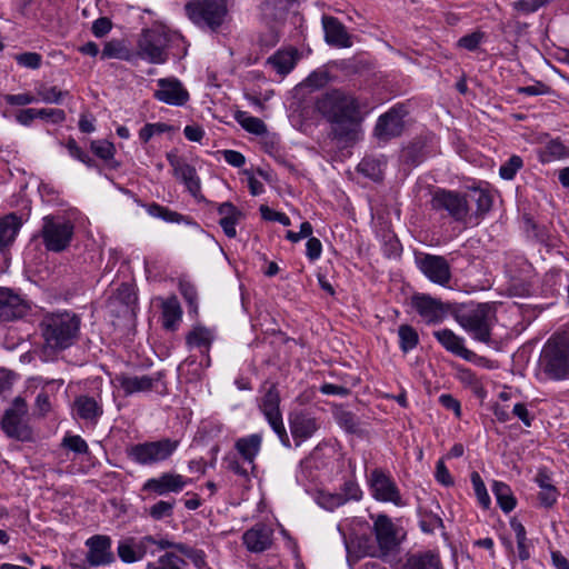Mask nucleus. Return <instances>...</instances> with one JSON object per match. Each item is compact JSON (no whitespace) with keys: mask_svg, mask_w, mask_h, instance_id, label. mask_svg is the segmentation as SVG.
Here are the masks:
<instances>
[{"mask_svg":"<svg viewBox=\"0 0 569 569\" xmlns=\"http://www.w3.org/2000/svg\"><path fill=\"white\" fill-rule=\"evenodd\" d=\"M419 525L423 532L432 533L436 529L442 527V519L438 515L426 512L421 515Z\"/></svg>","mask_w":569,"mask_h":569,"instance_id":"obj_51","label":"nucleus"},{"mask_svg":"<svg viewBox=\"0 0 569 569\" xmlns=\"http://www.w3.org/2000/svg\"><path fill=\"white\" fill-rule=\"evenodd\" d=\"M61 446L79 455H87L89 452L88 443L78 435H67L62 439Z\"/></svg>","mask_w":569,"mask_h":569,"instance_id":"obj_46","label":"nucleus"},{"mask_svg":"<svg viewBox=\"0 0 569 569\" xmlns=\"http://www.w3.org/2000/svg\"><path fill=\"white\" fill-rule=\"evenodd\" d=\"M179 291L188 303L190 310L197 312L198 309V292L196 287L188 280L180 279Z\"/></svg>","mask_w":569,"mask_h":569,"instance_id":"obj_45","label":"nucleus"},{"mask_svg":"<svg viewBox=\"0 0 569 569\" xmlns=\"http://www.w3.org/2000/svg\"><path fill=\"white\" fill-rule=\"evenodd\" d=\"M111 27H112L111 20L107 17H101L92 23L91 29H92V33L96 37L102 38L111 30Z\"/></svg>","mask_w":569,"mask_h":569,"instance_id":"obj_63","label":"nucleus"},{"mask_svg":"<svg viewBox=\"0 0 569 569\" xmlns=\"http://www.w3.org/2000/svg\"><path fill=\"white\" fill-rule=\"evenodd\" d=\"M174 500H160L149 509V515L154 520H161L172 516Z\"/></svg>","mask_w":569,"mask_h":569,"instance_id":"obj_49","label":"nucleus"},{"mask_svg":"<svg viewBox=\"0 0 569 569\" xmlns=\"http://www.w3.org/2000/svg\"><path fill=\"white\" fill-rule=\"evenodd\" d=\"M18 64L29 69H38L41 66L42 57L37 52H23L16 57Z\"/></svg>","mask_w":569,"mask_h":569,"instance_id":"obj_55","label":"nucleus"},{"mask_svg":"<svg viewBox=\"0 0 569 569\" xmlns=\"http://www.w3.org/2000/svg\"><path fill=\"white\" fill-rule=\"evenodd\" d=\"M169 37L159 29H144L137 41V57L153 64H162L168 58Z\"/></svg>","mask_w":569,"mask_h":569,"instance_id":"obj_9","label":"nucleus"},{"mask_svg":"<svg viewBox=\"0 0 569 569\" xmlns=\"http://www.w3.org/2000/svg\"><path fill=\"white\" fill-rule=\"evenodd\" d=\"M212 340V331L202 326L193 327V329L186 337V342L189 347L204 349L206 351L209 350Z\"/></svg>","mask_w":569,"mask_h":569,"instance_id":"obj_36","label":"nucleus"},{"mask_svg":"<svg viewBox=\"0 0 569 569\" xmlns=\"http://www.w3.org/2000/svg\"><path fill=\"white\" fill-rule=\"evenodd\" d=\"M89 548L87 560L90 566L99 567L110 565L113 560L111 540L107 536H93L87 541Z\"/></svg>","mask_w":569,"mask_h":569,"instance_id":"obj_24","label":"nucleus"},{"mask_svg":"<svg viewBox=\"0 0 569 569\" xmlns=\"http://www.w3.org/2000/svg\"><path fill=\"white\" fill-rule=\"evenodd\" d=\"M372 497L382 502H392L396 506L401 505V495L396 482L381 469H375L369 476Z\"/></svg>","mask_w":569,"mask_h":569,"instance_id":"obj_13","label":"nucleus"},{"mask_svg":"<svg viewBox=\"0 0 569 569\" xmlns=\"http://www.w3.org/2000/svg\"><path fill=\"white\" fill-rule=\"evenodd\" d=\"M234 119L246 131L250 133L263 134L267 132V127L261 119L249 116L244 111H237Z\"/></svg>","mask_w":569,"mask_h":569,"instance_id":"obj_41","label":"nucleus"},{"mask_svg":"<svg viewBox=\"0 0 569 569\" xmlns=\"http://www.w3.org/2000/svg\"><path fill=\"white\" fill-rule=\"evenodd\" d=\"M51 410V403L47 392L41 391L38 393L34 402V415L44 417Z\"/></svg>","mask_w":569,"mask_h":569,"instance_id":"obj_60","label":"nucleus"},{"mask_svg":"<svg viewBox=\"0 0 569 569\" xmlns=\"http://www.w3.org/2000/svg\"><path fill=\"white\" fill-rule=\"evenodd\" d=\"M371 519H373V532L378 542L379 552L386 556L399 546L397 528L387 515L371 516Z\"/></svg>","mask_w":569,"mask_h":569,"instance_id":"obj_14","label":"nucleus"},{"mask_svg":"<svg viewBox=\"0 0 569 569\" xmlns=\"http://www.w3.org/2000/svg\"><path fill=\"white\" fill-rule=\"evenodd\" d=\"M386 161L383 159L365 157L358 164V171L373 181L383 178Z\"/></svg>","mask_w":569,"mask_h":569,"instance_id":"obj_37","label":"nucleus"},{"mask_svg":"<svg viewBox=\"0 0 569 569\" xmlns=\"http://www.w3.org/2000/svg\"><path fill=\"white\" fill-rule=\"evenodd\" d=\"M178 439L161 438L127 447V456L141 466H152L168 460L179 448Z\"/></svg>","mask_w":569,"mask_h":569,"instance_id":"obj_5","label":"nucleus"},{"mask_svg":"<svg viewBox=\"0 0 569 569\" xmlns=\"http://www.w3.org/2000/svg\"><path fill=\"white\" fill-rule=\"evenodd\" d=\"M159 89L154 98L171 106H183L189 100V93L182 83L174 78H162L158 80Z\"/></svg>","mask_w":569,"mask_h":569,"instance_id":"obj_18","label":"nucleus"},{"mask_svg":"<svg viewBox=\"0 0 569 569\" xmlns=\"http://www.w3.org/2000/svg\"><path fill=\"white\" fill-rule=\"evenodd\" d=\"M318 502L327 510H335L346 503V497L340 493H321Z\"/></svg>","mask_w":569,"mask_h":569,"instance_id":"obj_53","label":"nucleus"},{"mask_svg":"<svg viewBox=\"0 0 569 569\" xmlns=\"http://www.w3.org/2000/svg\"><path fill=\"white\" fill-rule=\"evenodd\" d=\"M401 569H442V563L437 552L427 550L409 555Z\"/></svg>","mask_w":569,"mask_h":569,"instance_id":"obj_30","label":"nucleus"},{"mask_svg":"<svg viewBox=\"0 0 569 569\" xmlns=\"http://www.w3.org/2000/svg\"><path fill=\"white\" fill-rule=\"evenodd\" d=\"M37 93L41 101L46 103H56L59 104L61 100L69 96L68 91H62L58 89V87H48V86H40L37 90Z\"/></svg>","mask_w":569,"mask_h":569,"instance_id":"obj_44","label":"nucleus"},{"mask_svg":"<svg viewBox=\"0 0 569 569\" xmlns=\"http://www.w3.org/2000/svg\"><path fill=\"white\" fill-rule=\"evenodd\" d=\"M187 483L188 480L181 475L163 472L158 478L148 479L143 483L142 490L164 496L169 492H180Z\"/></svg>","mask_w":569,"mask_h":569,"instance_id":"obj_19","label":"nucleus"},{"mask_svg":"<svg viewBox=\"0 0 569 569\" xmlns=\"http://www.w3.org/2000/svg\"><path fill=\"white\" fill-rule=\"evenodd\" d=\"M567 148L559 140H551L547 143L545 149L546 160L562 158L566 156Z\"/></svg>","mask_w":569,"mask_h":569,"instance_id":"obj_58","label":"nucleus"},{"mask_svg":"<svg viewBox=\"0 0 569 569\" xmlns=\"http://www.w3.org/2000/svg\"><path fill=\"white\" fill-rule=\"evenodd\" d=\"M81 319L71 311L46 313L39 328L43 338L42 352L52 356L73 346L80 335Z\"/></svg>","mask_w":569,"mask_h":569,"instance_id":"obj_2","label":"nucleus"},{"mask_svg":"<svg viewBox=\"0 0 569 569\" xmlns=\"http://www.w3.org/2000/svg\"><path fill=\"white\" fill-rule=\"evenodd\" d=\"M298 58V51L296 49L278 50L268 58L267 63L280 76H286L295 68Z\"/></svg>","mask_w":569,"mask_h":569,"instance_id":"obj_34","label":"nucleus"},{"mask_svg":"<svg viewBox=\"0 0 569 569\" xmlns=\"http://www.w3.org/2000/svg\"><path fill=\"white\" fill-rule=\"evenodd\" d=\"M421 272L432 282L446 286L451 279L450 266L442 256L425 254L419 260Z\"/></svg>","mask_w":569,"mask_h":569,"instance_id":"obj_17","label":"nucleus"},{"mask_svg":"<svg viewBox=\"0 0 569 569\" xmlns=\"http://www.w3.org/2000/svg\"><path fill=\"white\" fill-rule=\"evenodd\" d=\"M220 214L219 224L228 238L237 236L236 224L242 219L243 213L231 202L227 201L218 207Z\"/></svg>","mask_w":569,"mask_h":569,"instance_id":"obj_29","label":"nucleus"},{"mask_svg":"<svg viewBox=\"0 0 569 569\" xmlns=\"http://www.w3.org/2000/svg\"><path fill=\"white\" fill-rule=\"evenodd\" d=\"M74 224L62 216H46L41 228V237L47 250L61 252L72 240Z\"/></svg>","mask_w":569,"mask_h":569,"instance_id":"obj_8","label":"nucleus"},{"mask_svg":"<svg viewBox=\"0 0 569 569\" xmlns=\"http://www.w3.org/2000/svg\"><path fill=\"white\" fill-rule=\"evenodd\" d=\"M29 307L24 299L12 289L0 287V322L22 318Z\"/></svg>","mask_w":569,"mask_h":569,"instance_id":"obj_16","label":"nucleus"},{"mask_svg":"<svg viewBox=\"0 0 569 569\" xmlns=\"http://www.w3.org/2000/svg\"><path fill=\"white\" fill-rule=\"evenodd\" d=\"M259 210H260L261 217L264 220L278 221L283 226H290V223H291L290 218L287 214L282 213V212L274 211L266 204L260 206Z\"/></svg>","mask_w":569,"mask_h":569,"instance_id":"obj_57","label":"nucleus"},{"mask_svg":"<svg viewBox=\"0 0 569 569\" xmlns=\"http://www.w3.org/2000/svg\"><path fill=\"white\" fill-rule=\"evenodd\" d=\"M539 369L555 381L569 379V345L563 338H550L540 352Z\"/></svg>","mask_w":569,"mask_h":569,"instance_id":"obj_4","label":"nucleus"},{"mask_svg":"<svg viewBox=\"0 0 569 569\" xmlns=\"http://www.w3.org/2000/svg\"><path fill=\"white\" fill-rule=\"evenodd\" d=\"M399 347L407 353L413 350L419 343V335L410 325H401L398 329Z\"/></svg>","mask_w":569,"mask_h":569,"instance_id":"obj_40","label":"nucleus"},{"mask_svg":"<svg viewBox=\"0 0 569 569\" xmlns=\"http://www.w3.org/2000/svg\"><path fill=\"white\" fill-rule=\"evenodd\" d=\"M473 198L477 203V213L482 216L487 213L492 206V198L491 196L481 189H476L473 191Z\"/></svg>","mask_w":569,"mask_h":569,"instance_id":"obj_52","label":"nucleus"},{"mask_svg":"<svg viewBox=\"0 0 569 569\" xmlns=\"http://www.w3.org/2000/svg\"><path fill=\"white\" fill-rule=\"evenodd\" d=\"M523 161L519 156H512L507 162L501 164L499 174L505 180H511L515 178L517 171L522 167Z\"/></svg>","mask_w":569,"mask_h":569,"instance_id":"obj_50","label":"nucleus"},{"mask_svg":"<svg viewBox=\"0 0 569 569\" xmlns=\"http://www.w3.org/2000/svg\"><path fill=\"white\" fill-rule=\"evenodd\" d=\"M485 34L481 31H475L472 33L466 34L458 40V47L467 49L469 51H475L478 49L481 43Z\"/></svg>","mask_w":569,"mask_h":569,"instance_id":"obj_54","label":"nucleus"},{"mask_svg":"<svg viewBox=\"0 0 569 569\" xmlns=\"http://www.w3.org/2000/svg\"><path fill=\"white\" fill-rule=\"evenodd\" d=\"M167 160L172 167L174 176L186 184L193 197H197L200 192V180L196 169L174 152H168Z\"/></svg>","mask_w":569,"mask_h":569,"instance_id":"obj_21","label":"nucleus"},{"mask_svg":"<svg viewBox=\"0 0 569 569\" xmlns=\"http://www.w3.org/2000/svg\"><path fill=\"white\" fill-rule=\"evenodd\" d=\"M261 443L262 437L259 433H252L239 438L234 443V448L241 458L254 468V459L261 449Z\"/></svg>","mask_w":569,"mask_h":569,"instance_id":"obj_31","label":"nucleus"},{"mask_svg":"<svg viewBox=\"0 0 569 569\" xmlns=\"http://www.w3.org/2000/svg\"><path fill=\"white\" fill-rule=\"evenodd\" d=\"M171 126L163 122L147 123L140 129L139 139L147 143L153 136L162 134L164 132L171 131Z\"/></svg>","mask_w":569,"mask_h":569,"instance_id":"obj_47","label":"nucleus"},{"mask_svg":"<svg viewBox=\"0 0 569 569\" xmlns=\"http://www.w3.org/2000/svg\"><path fill=\"white\" fill-rule=\"evenodd\" d=\"M411 307L427 325H438L449 312V305L426 293H415L410 299Z\"/></svg>","mask_w":569,"mask_h":569,"instance_id":"obj_12","label":"nucleus"},{"mask_svg":"<svg viewBox=\"0 0 569 569\" xmlns=\"http://www.w3.org/2000/svg\"><path fill=\"white\" fill-rule=\"evenodd\" d=\"M21 220L14 213H10L0 219V251H4L12 246L19 229Z\"/></svg>","mask_w":569,"mask_h":569,"instance_id":"obj_33","label":"nucleus"},{"mask_svg":"<svg viewBox=\"0 0 569 569\" xmlns=\"http://www.w3.org/2000/svg\"><path fill=\"white\" fill-rule=\"evenodd\" d=\"M471 482L475 489V493L478 498L479 503L485 508L488 509L490 506V497L487 492L485 482L482 481L480 475L477 471H473L471 473Z\"/></svg>","mask_w":569,"mask_h":569,"instance_id":"obj_48","label":"nucleus"},{"mask_svg":"<svg viewBox=\"0 0 569 569\" xmlns=\"http://www.w3.org/2000/svg\"><path fill=\"white\" fill-rule=\"evenodd\" d=\"M295 0H263L260 6L261 17L268 23H282L287 19Z\"/></svg>","mask_w":569,"mask_h":569,"instance_id":"obj_28","label":"nucleus"},{"mask_svg":"<svg viewBox=\"0 0 569 569\" xmlns=\"http://www.w3.org/2000/svg\"><path fill=\"white\" fill-rule=\"evenodd\" d=\"M91 151L104 161H110L109 166L113 169L119 167V163L113 160L116 148L114 144L108 140H93L90 144Z\"/></svg>","mask_w":569,"mask_h":569,"instance_id":"obj_39","label":"nucleus"},{"mask_svg":"<svg viewBox=\"0 0 569 569\" xmlns=\"http://www.w3.org/2000/svg\"><path fill=\"white\" fill-rule=\"evenodd\" d=\"M184 10L193 23L213 31L223 23L228 13L227 0H190Z\"/></svg>","mask_w":569,"mask_h":569,"instance_id":"obj_6","label":"nucleus"},{"mask_svg":"<svg viewBox=\"0 0 569 569\" xmlns=\"http://www.w3.org/2000/svg\"><path fill=\"white\" fill-rule=\"evenodd\" d=\"M289 425L297 446L311 438L319 429L317 419L303 410L292 412L289 417Z\"/></svg>","mask_w":569,"mask_h":569,"instance_id":"obj_20","label":"nucleus"},{"mask_svg":"<svg viewBox=\"0 0 569 569\" xmlns=\"http://www.w3.org/2000/svg\"><path fill=\"white\" fill-rule=\"evenodd\" d=\"M536 483L539 486L538 493L539 502L545 508H551L558 499L559 492L552 485V480L546 470H539L535 478Z\"/></svg>","mask_w":569,"mask_h":569,"instance_id":"obj_32","label":"nucleus"},{"mask_svg":"<svg viewBox=\"0 0 569 569\" xmlns=\"http://www.w3.org/2000/svg\"><path fill=\"white\" fill-rule=\"evenodd\" d=\"M146 550L142 546L133 547L128 542L118 546L119 558L127 563L136 562L143 558Z\"/></svg>","mask_w":569,"mask_h":569,"instance_id":"obj_43","label":"nucleus"},{"mask_svg":"<svg viewBox=\"0 0 569 569\" xmlns=\"http://www.w3.org/2000/svg\"><path fill=\"white\" fill-rule=\"evenodd\" d=\"M317 110L331 123V133L339 141H355L360 127L358 99L341 89L323 92L317 100Z\"/></svg>","mask_w":569,"mask_h":569,"instance_id":"obj_1","label":"nucleus"},{"mask_svg":"<svg viewBox=\"0 0 569 569\" xmlns=\"http://www.w3.org/2000/svg\"><path fill=\"white\" fill-rule=\"evenodd\" d=\"M430 207L441 217H448L458 223H466L470 211L465 193L442 188H437L432 192Z\"/></svg>","mask_w":569,"mask_h":569,"instance_id":"obj_7","label":"nucleus"},{"mask_svg":"<svg viewBox=\"0 0 569 569\" xmlns=\"http://www.w3.org/2000/svg\"><path fill=\"white\" fill-rule=\"evenodd\" d=\"M322 244L318 238L310 237L306 244V254L309 260L315 261L320 258Z\"/></svg>","mask_w":569,"mask_h":569,"instance_id":"obj_62","label":"nucleus"},{"mask_svg":"<svg viewBox=\"0 0 569 569\" xmlns=\"http://www.w3.org/2000/svg\"><path fill=\"white\" fill-rule=\"evenodd\" d=\"M4 101L10 106H27L37 100L30 93H19L4 96Z\"/></svg>","mask_w":569,"mask_h":569,"instance_id":"obj_64","label":"nucleus"},{"mask_svg":"<svg viewBox=\"0 0 569 569\" xmlns=\"http://www.w3.org/2000/svg\"><path fill=\"white\" fill-rule=\"evenodd\" d=\"M102 59L117 58L120 60L130 61L132 54L119 40H111L107 42L101 52Z\"/></svg>","mask_w":569,"mask_h":569,"instance_id":"obj_42","label":"nucleus"},{"mask_svg":"<svg viewBox=\"0 0 569 569\" xmlns=\"http://www.w3.org/2000/svg\"><path fill=\"white\" fill-rule=\"evenodd\" d=\"M272 537V528L260 522L256 523L243 533L242 541L249 551L258 553L263 552L271 547Z\"/></svg>","mask_w":569,"mask_h":569,"instance_id":"obj_22","label":"nucleus"},{"mask_svg":"<svg viewBox=\"0 0 569 569\" xmlns=\"http://www.w3.org/2000/svg\"><path fill=\"white\" fill-rule=\"evenodd\" d=\"M158 563L160 569H181L186 561L173 552H167L159 558Z\"/></svg>","mask_w":569,"mask_h":569,"instance_id":"obj_56","label":"nucleus"},{"mask_svg":"<svg viewBox=\"0 0 569 569\" xmlns=\"http://www.w3.org/2000/svg\"><path fill=\"white\" fill-rule=\"evenodd\" d=\"M280 395L274 385L266 391L260 402V409L264 415L272 430L277 433L283 446L290 447V439L284 428L282 416L279 409Z\"/></svg>","mask_w":569,"mask_h":569,"instance_id":"obj_11","label":"nucleus"},{"mask_svg":"<svg viewBox=\"0 0 569 569\" xmlns=\"http://www.w3.org/2000/svg\"><path fill=\"white\" fill-rule=\"evenodd\" d=\"M321 22L325 31V40L328 44L339 48H349L352 46L346 27L337 18L325 14L322 16Z\"/></svg>","mask_w":569,"mask_h":569,"instance_id":"obj_26","label":"nucleus"},{"mask_svg":"<svg viewBox=\"0 0 569 569\" xmlns=\"http://www.w3.org/2000/svg\"><path fill=\"white\" fill-rule=\"evenodd\" d=\"M406 112L402 107L391 108L388 112L381 114L375 127V136L382 141H388L401 134Z\"/></svg>","mask_w":569,"mask_h":569,"instance_id":"obj_15","label":"nucleus"},{"mask_svg":"<svg viewBox=\"0 0 569 569\" xmlns=\"http://www.w3.org/2000/svg\"><path fill=\"white\" fill-rule=\"evenodd\" d=\"M38 117L52 123H62L66 120V112L62 109H39Z\"/></svg>","mask_w":569,"mask_h":569,"instance_id":"obj_61","label":"nucleus"},{"mask_svg":"<svg viewBox=\"0 0 569 569\" xmlns=\"http://www.w3.org/2000/svg\"><path fill=\"white\" fill-rule=\"evenodd\" d=\"M162 377L163 373L160 371L151 376H129L122 373L117 377V381L124 395L130 396L137 392H147L152 390L154 383L159 382Z\"/></svg>","mask_w":569,"mask_h":569,"instance_id":"obj_25","label":"nucleus"},{"mask_svg":"<svg viewBox=\"0 0 569 569\" xmlns=\"http://www.w3.org/2000/svg\"><path fill=\"white\" fill-rule=\"evenodd\" d=\"M456 320L473 339L489 343L496 320V309L491 303L471 302L457 310Z\"/></svg>","mask_w":569,"mask_h":569,"instance_id":"obj_3","label":"nucleus"},{"mask_svg":"<svg viewBox=\"0 0 569 569\" xmlns=\"http://www.w3.org/2000/svg\"><path fill=\"white\" fill-rule=\"evenodd\" d=\"M28 406L23 398L17 397L1 419V429L7 437L19 441H31L32 429L27 421Z\"/></svg>","mask_w":569,"mask_h":569,"instance_id":"obj_10","label":"nucleus"},{"mask_svg":"<svg viewBox=\"0 0 569 569\" xmlns=\"http://www.w3.org/2000/svg\"><path fill=\"white\" fill-rule=\"evenodd\" d=\"M76 416L89 423L97 425L103 415V405L100 397L80 395L73 401Z\"/></svg>","mask_w":569,"mask_h":569,"instance_id":"obj_23","label":"nucleus"},{"mask_svg":"<svg viewBox=\"0 0 569 569\" xmlns=\"http://www.w3.org/2000/svg\"><path fill=\"white\" fill-rule=\"evenodd\" d=\"M162 327L166 330L174 331L181 321L182 309L176 296L169 297L162 302Z\"/></svg>","mask_w":569,"mask_h":569,"instance_id":"obj_35","label":"nucleus"},{"mask_svg":"<svg viewBox=\"0 0 569 569\" xmlns=\"http://www.w3.org/2000/svg\"><path fill=\"white\" fill-rule=\"evenodd\" d=\"M433 336L447 351L468 361H471L475 358V352L467 349L463 346V339L457 336L452 330H437L433 332Z\"/></svg>","mask_w":569,"mask_h":569,"instance_id":"obj_27","label":"nucleus"},{"mask_svg":"<svg viewBox=\"0 0 569 569\" xmlns=\"http://www.w3.org/2000/svg\"><path fill=\"white\" fill-rule=\"evenodd\" d=\"M492 492L496 496L499 507L505 512H510L516 507V498L508 485L500 481H495L492 485Z\"/></svg>","mask_w":569,"mask_h":569,"instance_id":"obj_38","label":"nucleus"},{"mask_svg":"<svg viewBox=\"0 0 569 569\" xmlns=\"http://www.w3.org/2000/svg\"><path fill=\"white\" fill-rule=\"evenodd\" d=\"M339 493L346 497V502L349 500H359L362 496L360 487L352 480L346 481L341 487V492Z\"/></svg>","mask_w":569,"mask_h":569,"instance_id":"obj_59","label":"nucleus"}]
</instances>
